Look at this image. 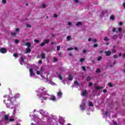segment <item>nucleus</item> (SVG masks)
Masks as SVG:
<instances>
[{"label": "nucleus", "instance_id": "nucleus-1", "mask_svg": "<svg viewBox=\"0 0 125 125\" xmlns=\"http://www.w3.org/2000/svg\"><path fill=\"white\" fill-rule=\"evenodd\" d=\"M35 72H36V74L37 75H40L41 76V78H42V80H43L46 83H50L52 85H54L55 83L51 81H49L48 79H47V76H48V74L47 73H44L43 75L42 72H43V67H41V69L40 71L38 70V69L36 68L35 69Z\"/></svg>", "mask_w": 125, "mask_h": 125}, {"label": "nucleus", "instance_id": "nucleus-2", "mask_svg": "<svg viewBox=\"0 0 125 125\" xmlns=\"http://www.w3.org/2000/svg\"><path fill=\"white\" fill-rule=\"evenodd\" d=\"M36 91L38 93H42L43 94H47V90L43 87H40L36 90Z\"/></svg>", "mask_w": 125, "mask_h": 125}, {"label": "nucleus", "instance_id": "nucleus-3", "mask_svg": "<svg viewBox=\"0 0 125 125\" xmlns=\"http://www.w3.org/2000/svg\"><path fill=\"white\" fill-rule=\"evenodd\" d=\"M29 72H30V77L31 78H34V79H36V73L34 72L32 68H30Z\"/></svg>", "mask_w": 125, "mask_h": 125}, {"label": "nucleus", "instance_id": "nucleus-4", "mask_svg": "<svg viewBox=\"0 0 125 125\" xmlns=\"http://www.w3.org/2000/svg\"><path fill=\"white\" fill-rule=\"evenodd\" d=\"M0 52L1 53H2L3 54H4L7 52V49L5 48H0Z\"/></svg>", "mask_w": 125, "mask_h": 125}, {"label": "nucleus", "instance_id": "nucleus-5", "mask_svg": "<svg viewBox=\"0 0 125 125\" xmlns=\"http://www.w3.org/2000/svg\"><path fill=\"white\" fill-rule=\"evenodd\" d=\"M94 86L95 89H96V90H99V89H101L103 88V87L99 86L97 85V83L94 84Z\"/></svg>", "mask_w": 125, "mask_h": 125}, {"label": "nucleus", "instance_id": "nucleus-6", "mask_svg": "<svg viewBox=\"0 0 125 125\" xmlns=\"http://www.w3.org/2000/svg\"><path fill=\"white\" fill-rule=\"evenodd\" d=\"M19 61L21 65H23L24 64V59L22 57H20L19 59Z\"/></svg>", "mask_w": 125, "mask_h": 125}, {"label": "nucleus", "instance_id": "nucleus-7", "mask_svg": "<svg viewBox=\"0 0 125 125\" xmlns=\"http://www.w3.org/2000/svg\"><path fill=\"white\" fill-rule=\"evenodd\" d=\"M105 53L106 56H110V55H111V53H112V52H111V51L109 50L107 51H105Z\"/></svg>", "mask_w": 125, "mask_h": 125}, {"label": "nucleus", "instance_id": "nucleus-8", "mask_svg": "<svg viewBox=\"0 0 125 125\" xmlns=\"http://www.w3.org/2000/svg\"><path fill=\"white\" fill-rule=\"evenodd\" d=\"M25 45H26V46H27V47L28 48H29V47H31V46L32 45V43L28 42H26L25 44Z\"/></svg>", "mask_w": 125, "mask_h": 125}, {"label": "nucleus", "instance_id": "nucleus-9", "mask_svg": "<svg viewBox=\"0 0 125 125\" xmlns=\"http://www.w3.org/2000/svg\"><path fill=\"white\" fill-rule=\"evenodd\" d=\"M51 99L52 100V101H56V98H55V96H54L53 95L51 96Z\"/></svg>", "mask_w": 125, "mask_h": 125}, {"label": "nucleus", "instance_id": "nucleus-10", "mask_svg": "<svg viewBox=\"0 0 125 125\" xmlns=\"http://www.w3.org/2000/svg\"><path fill=\"white\" fill-rule=\"evenodd\" d=\"M4 119L5 121H8V119H9V117L7 115H5Z\"/></svg>", "mask_w": 125, "mask_h": 125}, {"label": "nucleus", "instance_id": "nucleus-11", "mask_svg": "<svg viewBox=\"0 0 125 125\" xmlns=\"http://www.w3.org/2000/svg\"><path fill=\"white\" fill-rule=\"evenodd\" d=\"M26 53H31V49L29 48H27L26 49Z\"/></svg>", "mask_w": 125, "mask_h": 125}, {"label": "nucleus", "instance_id": "nucleus-12", "mask_svg": "<svg viewBox=\"0 0 125 125\" xmlns=\"http://www.w3.org/2000/svg\"><path fill=\"white\" fill-rule=\"evenodd\" d=\"M41 57H42V59H44V58H45V54L42 53L41 54Z\"/></svg>", "mask_w": 125, "mask_h": 125}, {"label": "nucleus", "instance_id": "nucleus-13", "mask_svg": "<svg viewBox=\"0 0 125 125\" xmlns=\"http://www.w3.org/2000/svg\"><path fill=\"white\" fill-rule=\"evenodd\" d=\"M116 47V46L114 45L113 46V49H112L111 50L112 52H113V53H116V49H115V48Z\"/></svg>", "mask_w": 125, "mask_h": 125}, {"label": "nucleus", "instance_id": "nucleus-14", "mask_svg": "<svg viewBox=\"0 0 125 125\" xmlns=\"http://www.w3.org/2000/svg\"><path fill=\"white\" fill-rule=\"evenodd\" d=\"M82 94H87V91L86 90H84L82 91Z\"/></svg>", "mask_w": 125, "mask_h": 125}, {"label": "nucleus", "instance_id": "nucleus-15", "mask_svg": "<svg viewBox=\"0 0 125 125\" xmlns=\"http://www.w3.org/2000/svg\"><path fill=\"white\" fill-rule=\"evenodd\" d=\"M57 74L58 76L59 79H60V80H62V77H61V75H60V74H59L58 73V72H57Z\"/></svg>", "mask_w": 125, "mask_h": 125}, {"label": "nucleus", "instance_id": "nucleus-16", "mask_svg": "<svg viewBox=\"0 0 125 125\" xmlns=\"http://www.w3.org/2000/svg\"><path fill=\"white\" fill-rule=\"evenodd\" d=\"M69 81H73V76L72 75H69L68 77Z\"/></svg>", "mask_w": 125, "mask_h": 125}, {"label": "nucleus", "instance_id": "nucleus-17", "mask_svg": "<svg viewBox=\"0 0 125 125\" xmlns=\"http://www.w3.org/2000/svg\"><path fill=\"white\" fill-rule=\"evenodd\" d=\"M44 42H45V43H48V42H49V39H45Z\"/></svg>", "mask_w": 125, "mask_h": 125}, {"label": "nucleus", "instance_id": "nucleus-18", "mask_svg": "<svg viewBox=\"0 0 125 125\" xmlns=\"http://www.w3.org/2000/svg\"><path fill=\"white\" fill-rule=\"evenodd\" d=\"M89 106L90 107H93V104H92V102H89Z\"/></svg>", "mask_w": 125, "mask_h": 125}, {"label": "nucleus", "instance_id": "nucleus-19", "mask_svg": "<svg viewBox=\"0 0 125 125\" xmlns=\"http://www.w3.org/2000/svg\"><path fill=\"white\" fill-rule=\"evenodd\" d=\"M85 101L84 100H83V102L82 104V106H83L84 107L85 106V103H84V102Z\"/></svg>", "mask_w": 125, "mask_h": 125}, {"label": "nucleus", "instance_id": "nucleus-20", "mask_svg": "<svg viewBox=\"0 0 125 125\" xmlns=\"http://www.w3.org/2000/svg\"><path fill=\"white\" fill-rule=\"evenodd\" d=\"M82 26V22H78L76 23V26Z\"/></svg>", "mask_w": 125, "mask_h": 125}, {"label": "nucleus", "instance_id": "nucleus-21", "mask_svg": "<svg viewBox=\"0 0 125 125\" xmlns=\"http://www.w3.org/2000/svg\"><path fill=\"white\" fill-rule=\"evenodd\" d=\"M66 40L68 42L69 41H70V40H71V36H68L67 37H66Z\"/></svg>", "mask_w": 125, "mask_h": 125}, {"label": "nucleus", "instance_id": "nucleus-22", "mask_svg": "<svg viewBox=\"0 0 125 125\" xmlns=\"http://www.w3.org/2000/svg\"><path fill=\"white\" fill-rule=\"evenodd\" d=\"M104 41H105L106 42H108V41H109V39H108L107 37H104Z\"/></svg>", "mask_w": 125, "mask_h": 125}, {"label": "nucleus", "instance_id": "nucleus-23", "mask_svg": "<svg viewBox=\"0 0 125 125\" xmlns=\"http://www.w3.org/2000/svg\"><path fill=\"white\" fill-rule=\"evenodd\" d=\"M80 108L82 111H84V110H85V108L84 107H83L82 105H80Z\"/></svg>", "mask_w": 125, "mask_h": 125}, {"label": "nucleus", "instance_id": "nucleus-24", "mask_svg": "<svg viewBox=\"0 0 125 125\" xmlns=\"http://www.w3.org/2000/svg\"><path fill=\"white\" fill-rule=\"evenodd\" d=\"M9 122H14V119L10 118Z\"/></svg>", "mask_w": 125, "mask_h": 125}, {"label": "nucleus", "instance_id": "nucleus-25", "mask_svg": "<svg viewBox=\"0 0 125 125\" xmlns=\"http://www.w3.org/2000/svg\"><path fill=\"white\" fill-rule=\"evenodd\" d=\"M15 113H16V108L15 107L13 112V115H15Z\"/></svg>", "mask_w": 125, "mask_h": 125}, {"label": "nucleus", "instance_id": "nucleus-26", "mask_svg": "<svg viewBox=\"0 0 125 125\" xmlns=\"http://www.w3.org/2000/svg\"><path fill=\"white\" fill-rule=\"evenodd\" d=\"M96 73H100L101 72L100 69L99 68L97 69V70H96Z\"/></svg>", "mask_w": 125, "mask_h": 125}, {"label": "nucleus", "instance_id": "nucleus-27", "mask_svg": "<svg viewBox=\"0 0 125 125\" xmlns=\"http://www.w3.org/2000/svg\"><path fill=\"white\" fill-rule=\"evenodd\" d=\"M74 83L75 84V85H79V83H78L77 81H75Z\"/></svg>", "mask_w": 125, "mask_h": 125}, {"label": "nucleus", "instance_id": "nucleus-28", "mask_svg": "<svg viewBox=\"0 0 125 125\" xmlns=\"http://www.w3.org/2000/svg\"><path fill=\"white\" fill-rule=\"evenodd\" d=\"M108 86H109L110 87H113V84H112V83H108Z\"/></svg>", "mask_w": 125, "mask_h": 125}, {"label": "nucleus", "instance_id": "nucleus-29", "mask_svg": "<svg viewBox=\"0 0 125 125\" xmlns=\"http://www.w3.org/2000/svg\"><path fill=\"white\" fill-rule=\"evenodd\" d=\"M80 62H83L84 61V58H81L80 60Z\"/></svg>", "mask_w": 125, "mask_h": 125}, {"label": "nucleus", "instance_id": "nucleus-30", "mask_svg": "<svg viewBox=\"0 0 125 125\" xmlns=\"http://www.w3.org/2000/svg\"><path fill=\"white\" fill-rule=\"evenodd\" d=\"M13 56L14 57H18V54H17V53L14 54Z\"/></svg>", "mask_w": 125, "mask_h": 125}, {"label": "nucleus", "instance_id": "nucleus-31", "mask_svg": "<svg viewBox=\"0 0 125 125\" xmlns=\"http://www.w3.org/2000/svg\"><path fill=\"white\" fill-rule=\"evenodd\" d=\"M2 3L5 4V3H6V0H2Z\"/></svg>", "mask_w": 125, "mask_h": 125}, {"label": "nucleus", "instance_id": "nucleus-32", "mask_svg": "<svg viewBox=\"0 0 125 125\" xmlns=\"http://www.w3.org/2000/svg\"><path fill=\"white\" fill-rule=\"evenodd\" d=\"M110 19H111L112 20H114V19H115V17L114 16H111L110 17Z\"/></svg>", "mask_w": 125, "mask_h": 125}, {"label": "nucleus", "instance_id": "nucleus-33", "mask_svg": "<svg viewBox=\"0 0 125 125\" xmlns=\"http://www.w3.org/2000/svg\"><path fill=\"white\" fill-rule=\"evenodd\" d=\"M53 60L55 61V62L58 61V59H57L56 58H54Z\"/></svg>", "mask_w": 125, "mask_h": 125}, {"label": "nucleus", "instance_id": "nucleus-34", "mask_svg": "<svg viewBox=\"0 0 125 125\" xmlns=\"http://www.w3.org/2000/svg\"><path fill=\"white\" fill-rule=\"evenodd\" d=\"M40 42L39 40H34V42H36V43H38Z\"/></svg>", "mask_w": 125, "mask_h": 125}, {"label": "nucleus", "instance_id": "nucleus-35", "mask_svg": "<svg viewBox=\"0 0 125 125\" xmlns=\"http://www.w3.org/2000/svg\"><path fill=\"white\" fill-rule=\"evenodd\" d=\"M11 35H12V36H15V35H16V33H15V32H12L11 33Z\"/></svg>", "mask_w": 125, "mask_h": 125}, {"label": "nucleus", "instance_id": "nucleus-36", "mask_svg": "<svg viewBox=\"0 0 125 125\" xmlns=\"http://www.w3.org/2000/svg\"><path fill=\"white\" fill-rule=\"evenodd\" d=\"M101 59H102V58L101 57H99L98 58V61H101Z\"/></svg>", "mask_w": 125, "mask_h": 125}, {"label": "nucleus", "instance_id": "nucleus-37", "mask_svg": "<svg viewBox=\"0 0 125 125\" xmlns=\"http://www.w3.org/2000/svg\"><path fill=\"white\" fill-rule=\"evenodd\" d=\"M74 50V48H67V50Z\"/></svg>", "mask_w": 125, "mask_h": 125}, {"label": "nucleus", "instance_id": "nucleus-38", "mask_svg": "<svg viewBox=\"0 0 125 125\" xmlns=\"http://www.w3.org/2000/svg\"><path fill=\"white\" fill-rule=\"evenodd\" d=\"M15 43H18L19 42V41L18 40H15Z\"/></svg>", "mask_w": 125, "mask_h": 125}, {"label": "nucleus", "instance_id": "nucleus-39", "mask_svg": "<svg viewBox=\"0 0 125 125\" xmlns=\"http://www.w3.org/2000/svg\"><path fill=\"white\" fill-rule=\"evenodd\" d=\"M26 27L27 28H31V25L27 24H26Z\"/></svg>", "mask_w": 125, "mask_h": 125}, {"label": "nucleus", "instance_id": "nucleus-40", "mask_svg": "<svg viewBox=\"0 0 125 125\" xmlns=\"http://www.w3.org/2000/svg\"><path fill=\"white\" fill-rule=\"evenodd\" d=\"M92 42H97V41L96 40V39H93L92 40Z\"/></svg>", "mask_w": 125, "mask_h": 125}, {"label": "nucleus", "instance_id": "nucleus-41", "mask_svg": "<svg viewBox=\"0 0 125 125\" xmlns=\"http://www.w3.org/2000/svg\"><path fill=\"white\" fill-rule=\"evenodd\" d=\"M82 69L84 71H86V70L85 69V67L84 66H82Z\"/></svg>", "mask_w": 125, "mask_h": 125}, {"label": "nucleus", "instance_id": "nucleus-42", "mask_svg": "<svg viewBox=\"0 0 125 125\" xmlns=\"http://www.w3.org/2000/svg\"><path fill=\"white\" fill-rule=\"evenodd\" d=\"M113 125H118V123H117V122H113Z\"/></svg>", "mask_w": 125, "mask_h": 125}, {"label": "nucleus", "instance_id": "nucleus-43", "mask_svg": "<svg viewBox=\"0 0 125 125\" xmlns=\"http://www.w3.org/2000/svg\"><path fill=\"white\" fill-rule=\"evenodd\" d=\"M45 44V43L44 42H43L41 43V46H43Z\"/></svg>", "mask_w": 125, "mask_h": 125}, {"label": "nucleus", "instance_id": "nucleus-44", "mask_svg": "<svg viewBox=\"0 0 125 125\" xmlns=\"http://www.w3.org/2000/svg\"><path fill=\"white\" fill-rule=\"evenodd\" d=\"M116 28H113V32H116V33H118V31L116 30Z\"/></svg>", "mask_w": 125, "mask_h": 125}, {"label": "nucleus", "instance_id": "nucleus-45", "mask_svg": "<svg viewBox=\"0 0 125 125\" xmlns=\"http://www.w3.org/2000/svg\"><path fill=\"white\" fill-rule=\"evenodd\" d=\"M91 80V78L90 77H88L87 78V81H90Z\"/></svg>", "mask_w": 125, "mask_h": 125}, {"label": "nucleus", "instance_id": "nucleus-46", "mask_svg": "<svg viewBox=\"0 0 125 125\" xmlns=\"http://www.w3.org/2000/svg\"><path fill=\"white\" fill-rule=\"evenodd\" d=\"M122 28H119L118 29V31H119V32H122Z\"/></svg>", "mask_w": 125, "mask_h": 125}, {"label": "nucleus", "instance_id": "nucleus-47", "mask_svg": "<svg viewBox=\"0 0 125 125\" xmlns=\"http://www.w3.org/2000/svg\"><path fill=\"white\" fill-rule=\"evenodd\" d=\"M74 49H75V50H76L77 51H79V49H78V48L77 47H75Z\"/></svg>", "mask_w": 125, "mask_h": 125}, {"label": "nucleus", "instance_id": "nucleus-48", "mask_svg": "<svg viewBox=\"0 0 125 125\" xmlns=\"http://www.w3.org/2000/svg\"><path fill=\"white\" fill-rule=\"evenodd\" d=\"M57 50L58 51L60 50V46H57Z\"/></svg>", "mask_w": 125, "mask_h": 125}, {"label": "nucleus", "instance_id": "nucleus-49", "mask_svg": "<svg viewBox=\"0 0 125 125\" xmlns=\"http://www.w3.org/2000/svg\"><path fill=\"white\" fill-rule=\"evenodd\" d=\"M107 92V90L106 89H104L103 90V93H106Z\"/></svg>", "mask_w": 125, "mask_h": 125}, {"label": "nucleus", "instance_id": "nucleus-50", "mask_svg": "<svg viewBox=\"0 0 125 125\" xmlns=\"http://www.w3.org/2000/svg\"><path fill=\"white\" fill-rule=\"evenodd\" d=\"M68 26H72V23L70 22H68Z\"/></svg>", "mask_w": 125, "mask_h": 125}, {"label": "nucleus", "instance_id": "nucleus-51", "mask_svg": "<svg viewBox=\"0 0 125 125\" xmlns=\"http://www.w3.org/2000/svg\"><path fill=\"white\" fill-rule=\"evenodd\" d=\"M58 94H62V92H61V91L60 90V91L58 92Z\"/></svg>", "mask_w": 125, "mask_h": 125}, {"label": "nucleus", "instance_id": "nucleus-52", "mask_svg": "<svg viewBox=\"0 0 125 125\" xmlns=\"http://www.w3.org/2000/svg\"><path fill=\"white\" fill-rule=\"evenodd\" d=\"M42 60H40V61H39V64H42Z\"/></svg>", "mask_w": 125, "mask_h": 125}, {"label": "nucleus", "instance_id": "nucleus-53", "mask_svg": "<svg viewBox=\"0 0 125 125\" xmlns=\"http://www.w3.org/2000/svg\"><path fill=\"white\" fill-rule=\"evenodd\" d=\"M93 83H89V86H91V85H92Z\"/></svg>", "mask_w": 125, "mask_h": 125}, {"label": "nucleus", "instance_id": "nucleus-54", "mask_svg": "<svg viewBox=\"0 0 125 125\" xmlns=\"http://www.w3.org/2000/svg\"><path fill=\"white\" fill-rule=\"evenodd\" d=\"M94 47H97L98 46V45L97 44H95L94 45Z\"/></svg>", "mask_w": 125, "mask_h": 125}, {"label": "nucleus", "instance_id": "nucleus-55", "mask_svg": "<svg viewBox=\"0 0 125 125\" xmlns=\"http://www.w3.org/2000/svg\"><path fill=\"white\" fill-rule=\"evenodd\" d=\"M105 116H108V111H105Z\"/></svg>", "mask_w": 125, "mask_h": 125}, {"label": "nucleus", "instance_id": "nucleus-56", "mask_svg": "<svg viewBox=\"0 0 125 125\" xmlns=\"http://www.w3.org/2000/svg\"><path fill=\"white\" fill-rule=\"evenodd\" d=\"M114 58H118V56L117 55H114Z\"/></svg>", "mask_w": 125, "mask_h": 125}, {"label": "nucleus", "instance_id": "nucleus-57", "mask_svg": "<svg viewBox=\"0 0 125 125\" xmlns=\"http://www.w3.org/2000/svg\"><path fill=\"white\" fill-rule=\"evenodd\" d=\"M54 17H55V18H56L57 17V14H55L54 15Z\"/></svg>", "mask_w": 125, "mask_h": 125}, {"label": "nucleus", "instance_id": "nucleus-58", "mask_svg": "<svg viewBox=\"0 0 125 125\" xmlns=\"http://www.w3.org/2000/svg\"><path fill=\"white\" fill-rule=\"evenodd\" d=\"M74 1H75V2H76V3L79 2V0H74Z\"/></svg>", "mask_w": 125, "mask_h": 125}, {"label": "nucleus", "instance_id": "nucleus-59", "mask_svg": "<svg viewBox=\"0 0 125 125\" xmlns=\"http://www.w3.org/2000/svg\"><path fill=\"white\" fill-rule=\"evenodd\" d=\"M119 25H120V26H122L123 25V22H120Z\"/></svg>", "mask_w": 125, "mask_h": 125}, {"label": "nucleus", "instance_id": "nucleus-60", "mask_svg": "<svg viewBox=\"0 0 125 125\" xmlns=\"http://www.w3.org/2000/svg\"><path fill=\"white\" fill-rule=\"evenodd\" d=\"M16 32H19V28H16Z\"/></svg>", "mask_w": 125, "mask_h": 125}, {"label": "nucleus", "instance_id": "nucleus-61", "mask_svg": "<svg viewBox=\"0 0 125 125\" xmlns=\"http://www.w3.org/2000/svg\"><path fill=\"white\" fill-rule=\"evenodd\" d=\"M113 39H117V35H114Z\"/></svg>", "mask_w": 125, "mask_h": 125}, {"label": "nucleus", "instance_id": "nucleus-62", "mask_svg": "<svg viewBox=\"0 0 125 125\" xmlns=\"http://www.w3.org/2000/svg\"><path fill=\"white\" fill-rule=\"evenodd\" d=\"M42 7H43V8L45 7V4H42Z\"/></svg>", "mask_w": 125, "mask_h": 125}, {"label": "nucleus", "instance_id": "nucleus-63", "mask_svg": "<svg viewBox=\"0 0 125 125\" xmlns=\"http://www.w3.org/2000/svg\"><path fill=\"white\" fill-rule=\"evenodd\" d=\"M123 58H125V54H123Z\"/></svg>", "mask_w": 125, "mask_h": 125}, {"label": "nucleus", "instance_id": "nucleus-64", "mask_svg": "<svg viewBox=\"0 0 125 125\" xmlns=\"http://www.w3.org/2000/svg\"><path fill=\"white\" fill-rule=\"evenodd\" d=\"M123 5L124 7H125V3H124Z\"/></svg>", "mask_w": 125, "mask_h": 125}]
</instances>
